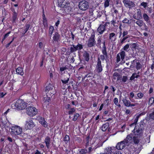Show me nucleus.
I'll return each instance as SVG.
<instances>
[{
	"mask_svg": "<svg viewBox=\"0 0 154 154\" xmlns=\"http://www.w3.org/2000/svg\"><path fill=\"white\" fill-rule=\"evenodd\" d=\"M27 104L24 100L19 99L12 104L11 107L13 109L22 110L26 107Z\"/></svg>",
	"mask_w": 154,
	"mask_h": 154,
	"instance_id": "f257e3e1",
	"label": "nucleus"
},
{
	"mask_svg": "<svg viewBox=\"0 0 154 154\" xmlns=\"http://www.w3.org/2000/svg\"><path fill=\"white\" fill-rule=\"evenodd\" d=\"M144 129V125L140 123L135 126L132 132L135 136H138L139 138H141L143 134Z\"/></svg>",
	"mask_w": 154,
	"mask_h": 154,
	"instance_id": "f03ea898",
	"label": "nucleus"
},
{
	"mask_svg": "<svg viewBox=\"0 0 154 154\" xmlns=\"http://www.w3.org/2000/svg\"><path fill=\"white\" fill-rule=\"evenodd\" d=\"M11 134L15 135H19L21 134L23 131L22 128L17 125L12 126L11 128Z\"/></svg>",
	"mask_w": 154,
	"mask_h": 154,
	"instance_id": "7ed1b4c3",
	"label": "nucleus"
},
{
	"mask_svg": "<svg viewBox=\"0 0 154 154\" xmlns=\"http://www.w3.org/2000/svg\"><path fill=\"white\" fill-rule=\"evenodd\" d=\"M26 109L27 114L30 116H33L37 114V110L33 106H28Z\"/></svg>",
	"mask_w": 154,
	"mask_h": 154,
	"instance_id": "20e7f679",
	"label": "nucleus"
},
{
	"mask_svg": "<svg viewBox=\"0 0 154 154\" xmlns=\"http://www.w3.org/2000/svg\"><path fill=\"white\" fill-rule=\"evenodd\" d=\"M33 119L29 118L26 122L25 128L26 130H31L35 126V124L33 121Z\"/></svg>",
	"mask_w": 154,
	"mask_h": 154,
	"instance_id": "39448f33",
	"label": "nucleus"
},
{
	"mask_svg": "<svg viewBox=\"0 0 154 154\" xmlns=\"http://www.w3.org/2000/svg\"><path fill=\"white\" fill-rule=\"evenodd\" d=\"M54 86L50 83H47L45 88V92L46 93H49V96L52 97L54 95L53 91Z\"/></svg>",
	"mask_w": 154,
	"mask_h": 154,
	"instance_id": "423d86ee",
	"label": "nucleus"
},
{
	"mask_svg": "<svg viewBox=\"0 0 154 154\" xmlns=\"http://www.w3.org/2000/svg\"><path fill=\"white\" fill-rule=\"evenodd\" d=\"M97 64L96 65L95 70L98 73H100L103 71V66H102L101 61L99 57H98L97 61Z\"/></svg>",
	"mask_w": 154,
	"mask_h": 154,
	"instance_id": "0eeeda50",
	"label": "nucleus"
},
{
	"mask_svg": "<svg viewBox=\"0 0 154 154\" xmlns=\"http://www.w3.org/2000/svg\"><path fill=\"white\" fill-rule=\"evenodd\" d=\"M61 36L57 32H55L54 34L53 35L52 37V42L53 43H54L55 44H59L60 43V42L61 41Z\"/></svg>",
	"mask_w": 154,
	"mask_h": 154,
	"instance_id": "6e6552de",
	"label": "nucleus"
},
{
	"mask_svg": "<svg viewBox=\"0 0 154 154\" xmlns=\"http://www.w3.org/2000/svg\"><path fill=\"white\" fill-rule=\"evenodd\" d=\"M79 9L83 11H85L87 10L89 7L88 2L85 0L81 1L79 5Z\"/></svg>",
	"mask_w": 154,
	"mask_h": 154,
	"instance_id": "1a4fd4ad",
	"label": "nucleus"
},
{
	"mask_svg": "<svg viewBox=\"0 0 154 154\" xmlns=\"http://www.w3.org/2000/svg\"><path fill=\"white\" fill-rule=\"evenodd\" d=\"M122 2L125 7L128 8L130 9H132L135 6L134 2L130 0H123Z\"/></svg>",
	"mask_w": 154,
	"mask_h": 154,
	"instance_id": "9d476101",
	"label": "nucleus"
},
{
	"mask_svg": "<svg viewBox=\"0 0 154 154\" xmlns=\"http://www.w3.org/2000/svg\"><path fill=\"white\" fill-rule=\"evenodd\" d=\"M72 46L70 47V52L73 53L76 51L77 50L81 51L83 48L82 45L78 43L76 45H72Z\"/></svg>",
	"mask_w": 154,
	"mask_h": 154,
	"instance_id": "9b49d317",
	"label": "nucleus"
},
{
	"mask_svg": "<svg viewBox=\"0 0 154 154\" xmlns=\"http://www.w3.org/2000/svg\"><path fill=\"white\" fill-rule=\"evenodd\" d=\"M109 23V22H106L104 24H101L97 29V32L99 34H102L106 30V26L107 23Z\"/></svg>",
	"mask_w": 154,
	"mask_h": 154,
	"instance_id": "f8f14e48",
	"label": "nucleus"
},
{
	"mask_svg": "<svg viewBox=\"0 0 154 154\" xmlns=\"http://www.w3.org/2000/svg\"><path fill=\"white\" fill-rule=\"evenodd\" d=\"M95 35L92 34L91 37L89 38L87 43V46L89 48L92 47L96 44V41L95 39Z\"/></svg>",
	"mask_w": 154,
	"mask_h": 154,
	"instance_id": "ddd939ff",
	"label": "nucleus"
},
{
	"mask_svg": "<svg viewBox=\"0 0 154 154\" xmlns=\"http://www.w3.org/2000/svg\"><path fill=\"white\" fill-rule=\"evenodd\" d=\"M101 52L102 54L100 56V58L102 61L106 60V62L109 61V56L107 52V50H102Z\"/></svg>",
	"mask_w": 154,
	"mask_h": 154,
	"instance_id": "4468645a",
	"label": "nucleus"
},
{
	"mask_svg": "<svg viewBox=\"0 0 154 154\" xmlns=\"http://www.w3.org/2000/svg\"><path fill=\"white\" fill-rule=\"evenodd\" d=\"M134 23L138 25L140 27H142L143 29L145 30H147L148 29L147 26L146 25V24L143 22V21L141 20H138L135 22V20L134 21Z\"/></svg>",
	"mask_w": 154,
	"mask_h": 154,
	"instance_id": "2eb2a0df",
	"label": "nucleus"
},
{
	"mask_svg": "<svg viewBox=\"0 0 154 154\" xmlns=\"http://www.w3.org/2000/svg\"><path fill=\"white\" fill-rule=\"evenodd\" d=\"M38 120L39 122L44 127L47 128L48 126V124L47 122L45 120V118L42 116H39L37 117Z\"/></svg>",
	"mask_w": 154,
	"mask_h": 154,
	"instance_id": "dca6fc26",
	"label": "nucleus"
},
{
	"mask_svg": "<svg viewBox=\"0 0 154 154\" xmlns=\"http://www.w3.org/2000/svg\"><path fill=\"white\" fill-rule=\"evenodd\" d=\"M125 143L124 140L121 141L117 144L116 146V148L118 150H122L125 147Z\"/></svg>",
	"mask_w": 154,
	"mask_h": 154,
	"instance_id": "f3484780",
	"label": "nucleus"
},
{
	"mask_svg": "<svg viewBox=\"0 0 154 154\" xmlns=\"http://www.w3.org/2000/svg\"><path fill=\"white\" fill-rule=\"evenodd\" d=\"M133 134H130L127 135L126 138L124 140L126 143H131L133 142Z\"/></svg>",
	"mask_w": 154,
	"mask_h": 154,
	"instance_id": "a211bd4d",
	"label": "nucleus"
},
{
	"mask_svg": "<svg viewBox=\"0 0 154 154\" xmlns=\"http://www.w3.org/2000/svg\"><path fill=\"white\" fill-rule=\"evenodd\" d=\"M70 47L68 48L67 49L65 47H63L62 48V52L63 54L66 55H69L72 52H70Z\"/></svg>",
	"mask_w": 154,
	"mask_h": 154,
	"instance_id": "6ab92c4d",
	"label": "nucleus"
},
{
	"mask_svg": "<svg viewBox=\"0 0 154 154\" xmlns=\"http://www.w3.org/2000/svg\"><path fill=\"white\" fill-rule=\"evenodd\" d=\"M42 23L44 25V27H46L48 26V23L47 22V19L45 15V14L44 11V8H43V11H42Z\"/></svg>",
	"mask_w": 154,
	"mask_h": 154,
	"instance_id": "aec40b11",
	"label": "nucleus"
},
{
	"mask_svg": "<svg viewBox=\"0 0 154 154\" xmlns=\"http://www.w3.org/2000/svg\"><path fill=\"white\" fill-rule=\"evenodd\" d=\"M83 57L84 60L88 62L90 60V55L88 52L87 51H84L83 54Z\"/></svg>",
	"mask_w": 154,
	"mask_h": 154,
	"instance_id": "412c9836",
	"label": "nucleus"
},
{
	"mask_svg": "<svg viewBox=\"0 0 154 154\" xmlns=\"http://www.w3.org/2000/svg\"><path fill=\"white\" fill-rule=\"evenodd\" d=\"M51 97L49 96V93H46V95L44 97L43 101L45 103L49 104V103L51 100Z\"/></svg>",
	"mask_w": 154,
	"mask_h": 154,
	"instance_id": "4be33fe9",
	"label": "nucleus"
},
{
	"mask_svg": "<svg viewBox=\"0 0 154 154\" xmlns=\"http://www.w3.org/2000/svg\"><path fill=\"white\" fill-rule=\"evenodd\" d=\"M143 17L144 21L146 22L147 24H150V18L146 14L144 13L143 15Z\"/></svg>",
	"mask_w": 154,
	"mask_h": 154,
	"instance_id": "5701e85b",
	"label": "nucleus"
},
{
	"mask_svg": "<svg viewBox=\"0 0 154 154\" xmlns=\"http://www.w3.org/2000/svg\"><path fill=\"white\" fill-rule=\"evenodd\" d=\"M116 35L114 32H112L109 34V39L112 41H114L116 40Z\"/></svg>",
	"mask_w": 154,
	"mask_h": 154,
	"instance_id": "b1692460",
	"label": "nucleus"
},
{
	"mask_svg": "<svg viewBox=\"0 0 154 154\" xmlns=\"http://www.w3.org/2000/svg\"><path fill=\"white\" fill-rule=\"evenodd\" d=\"M146 113L145 112H143L140 113H137L136 114L135 116H136L135 119L134 120V123H137L138 121V120L140 116H142L144 115Z\"/></svg>",
	"mask_w": 154,
	"mask_h": 154,
	"instance_id": "393cba45",
	"label": "nucleus"
},
{
	"mask_svg": "<svg viewBox=\"0 0 154 154\" xmlns=\"http://www.w3.org/2000/svg\"><path fill=\"white\" fill-rule=\"evenodd\" d=\"M115 148L112 149V147H107L105 150V152L106 154H112L115 151Z\"/></svg>",
	"mask_w": 154,
	"mask_h": 154,
	"instance_id": "a878e982",
	"label": "nucleus"
},
{
	"mask_svg": "<svg viewBox=\"0 0 154 154\" xmlns=\"http://www.w3.org/2000/svg\"><path fill=\"white\" fill-rule=\"evenodd\" d=\"M16 72L17 74L20 75H23L24 74V72L23 68L21 67H18L16 70Z\"/></svg>",
	"mask_w": 154,
	"mask_h": 154,
	"instance_id": "bb28decb",
	"label": "nucleus"
},
{
	"mask_svg": "<svg viewBox=\"0 0 154 154\" xmlns=\"http://www.w3.org/2000/svg\"><path fill=\"white\" fill-rule=\"evenodd\" d=\"M50 138L49 136H47L45 140V143L48 149H49L50 146Z\"/></svg>",
	"mask_w": 154,
	"mask_h": 154,
	"instance_id": "cd10ccee",
	"label": "nucleus"
},
{
	"mask_svg": "<svg viewBox=\"0 0 154 154\" xmlns=\"http://www.w3.org/2000/svg\"><path fill=\"white\" fill-rule=\"evenodd\" d=\"M109 126V123L106 122L102 125L101 128V129L103 131H105L107 129Z\"/></svg>",
	"mask_w": 154,
	"mask_h": 154,
	"instance_id": "c85d7f7f",
	"label": "nucleus"
},
{
	"mask_svg": "<svg viewBox=\"0 0 154 154\" xmlns=\"http://www.w3.org/2000/svg\"><path fill=\"white\" fill-rule=\"evenodd\" d=\"M127 39L125 37H123L121 38L119 41V45L121 46L124 43H125L127 41Z\"/></svg>",
	"mask_w": 154,
	"mask_h": 154,
	"instance_id": "c756f323",
	"label": "nucleus"
},
{
	"mask_svg": "<svg viewBox=\"0 0 154 154\" xmlns=\"http://www.w3.org/2000/svg\"><path fill=\"white\" fill-rule=\"evenodd\" d=\"M140 138L138 136H134L133 137V141L135 144H137L140 142Z\"/></svg>",
	"mask_w": 154,
	"mask_h": 154,
	"instance_id": "7c9ffc66",
	"label": "nucleus"
},
{
	"mask_svg": "<svg viewBox=\"0 0 154 154\" xmlns=\"http://www.w3.org/2000/svg\"><path fill=\"white\" fill-rule=\"evenodd\" d=\"M87 152V150L85 149H79L77 151V154H86Z\"/></svg>",
	"mask_w": 154,
	"mask_h": 154,
	"instance_id": "2f4dec72",
	"label": "nucleus"
},
{
	"mask_svg": "<svg viewBox=\"0 0 154 154\" xmlns=\"http://www.w3.org/2000/svg\"><path fill=\"white\" fill-rule=\"evenodd\" d=\"M124 105L128 107H129L130 106V102L129 100L125 99L122 100Z\"/></svg>",
	"mask_w": 154,
	"mask_h": 154,
	"instance_id": "473e14b6",
	"label": "nucleus"
},
{
	"mask_svg": "<svg viewBox=\"0 0 154 154\" xmlns=\"http://www.w3.org/2000/svg\"><path fill=\"white\" fill-rule=\"evenodd\" d=\"M119 54H120V56L121 57V59L123 61L125 57V52L123 50H121V52H120Z\"/></svg>",
	"mask_w": 154,
	"mask_h": 154,
	"instance_id": "72a5a7b5",
	"label": "nucleus"
},
{
	"mask_svg": "<svg viewBox=\"0 0 154 154\" xmlns=\"http://www.w3.org/2000/svg\"><path fill=\"white\" fill-rule=\"evenodd\" d=\"M137 18L138 19H142V16L141 11L139 9H137Z\"/></svg>",
	"mask_w": 154,
	"mask_h": 154,
	"instance_id": "f704fd0d",
	"label": "nucleus"
},
{
	"mask_svg": "<svg viewBox=\"0 0 154 154\" xmlns=\"http://www.w3.org/2000/svg\"><path fill=\"white\" fill-rule=\"evenodd\" d=\"M102 38L101 36H99L97 38V43L96 44V45L98 47L101 48V44L102 42Z\"/></svg>",
	"mask_w": 154,
	"mask_h": 154,
	"instance_id": "c9c22d12",
	"label": "nucleus"
},
{
	"mask_svg": "<svg viewBox=\"0 0 154 154\" xmlns=\"http://www.w3.org/2000/svg\"><path fill=\"white\" fill-rule=\"evenodd\" d=\"M18 14H12V22L13 23H15L16 22V21L17 19V17Z\"/></svg>",
	"mask_w": 154,
	"mask_h": 154,
	"instance_id": "e433bc0d",
	"label": "nucleus"
},
{
	"mask_svg": "<svg viewBox=\"0 0 154 154\" xmlns=\"http://www.w3.org/2000/svg\"><path fill=\"white\" fill-rule=\"evenodd\" d=\"M112 1V0H104V7L106 8L108 7L109 5V2Z\"/></svg>",
	"mask_w": 154,
	"mask_h": 154,
	"instance_id": "4c0bfd02",
	"label": "nucleus"
},
{
	"mask_svg": "<svg viewBox=\"0 0 154 154\" xmlns=\"http://www.w3.org/2000/svg\"><path fill=\"white\" fill-rule=\"evenodd\" d=\"M130 46V45L128 43L125 45L124 47L122 48L121 50H123L126 51L128 52V49L129 48Z\"/></svg>",
	"mask_w": 154,
	"mask_h": 154,
	"instance_id": "58836bf2",
	"label": "nucleus"
},
{
	"mask_svg": "<svg viewBox=\"0 0 154 154\" xmlns=\"http://www.w3.org/2000/svg\"><path fill=\"white\" fill-rule=\"evenodd\" d=\"M54 30V27L53 26H50L49 30V33L50 36L53 34Z\"/></svg>",
	"mask_w": 154,
	"mask_h": 154,
	"instance_id": "ea45409f",
	"label": "nucleus"
},
{
	"mask_svg": "<svg viewBox=\"0 0 154 154\" xmlns=\"http://www.w3.org/2000/svg\"><path fill=\"white\" fill-rule=\"evenodd\" d=\"M75 109L74 108H70L69 110L68 111V113L69 115L73 114V113L75 112Z\"/></svg>",
	"mask_w": 154,
	"mask_h": 154,
	"instance_id": "a19ab883",
	"label": "nucleus"
},
{
	"mask_svg": "<svg viewBox=\"0 0 154 154\" xmlns=\"http://www.w3.org/2000/svg\"><path fill=\"white\" fill-rule=\"evenodd\" d=\"M154 103V98L151 97L149 98V100L148 104L149 105H151Z\"/></svg>",
	"mask_w": 154,
	"mask_h": 154,
	"instance_id": "79ce46f5",
	"label": "nucleus"
},
{
	"mask_svg": "<svg viewBox=\"0 0 154 154\" xmlns=\"http://www.w3.org/2000/svg\"><path fill=\"white\" fill-rule=\"evenodd\" d=\"M79 116H80V115L79 114H78V113H75L74 114V116H73V118L72 119V120L73 121H74L75 122L77 120L78 117H79Z\"/></svg>",
	"mask_w": 154,
	"mask_h": 154,
	"instance_id": "37998d69",
	"label": "nucleus"
},
{
	"mask_svg": "<svg viewBox=\"0 0 154 154\" xmlns=\"http://www.w3.org/2000/svg\"><path fill=\"white\" fill-rule=\"evenodd\" d=\"M142 68V65L139 62L136 63V69L137 70H139Z\"/></svg>",
	"mask_w": 154,
	"mask_h": 154,
	"instance_id": "c03bdc74",
	"label": "nucleus"
},
{
	"mask_svg": "<svg viewBox=\"0 0 154 154\" xmlns=\"http://www.w3.org/2000/svg\"><path fill=\"white\" fill-rule=\"evenodd\" d=\"M68 68L67 66H66L64 67H60V70L61 72L64 71L65 70L68 69Z\"/></svg>",
	"mask_w": 154,
	"mask_h": 154,
	"instance_id": "a18cd8bd",
	"label": "nucleus"
},
{
	"mask_svg": "<svg viewBox=\"0 0 154 154\" xmlns=\"http://www.w3.org/2000/svg\"><path fill=\"white\" fill-rule=\"evenodd\" d=\"M64 0H59L58 1V4L61 6L63 7L64 5Z\"/></svg>",
	"mask_w": 154,
	"mask_h": 154,
	"instance_id": "49530a36",
	"label": "nucleus"
},
{
	"mask_svg": "<svg viewBox=\"0 0 154 154\" xmlns=\"http://www.w3.org/2000/svg\"><path fill=\"white\" fill-rule=\"evenodd\" d=\"M69 80V78H64L63 79H62L61 81L63 83L66 84L67 83Z\"/></svg>",
	"mask_w": 154,
	"mask_h": 154,
	"instance_id": "de8ad7c7",
	"label": "nucleus"
},
{
	"mask_svg": "<svg viewBox=\"0 0 154 154\" xmlns=\"http://www.w3.org/2000/svg\"><path fill=\"white\" fill-rule=\"evenodd\" d=\"M30 26L31 25L30 23H26L24 27V28L26 29V30L28 31L29 29H30L29 28Z\"/></svg>",
	"mask_w": 154,
	"mask_h": 154,
	"instance_id": "09e8293b",
	"label": "nucleus"
},
{
	"mask_svg": "<svg viewBox=\"0 0 154 154\" xmlns=\"http://www.w3.org/2000/svg\"><path fill=\"white\" fill-rule=\"evenodd\" d=\"M48 71L49 73H55V70L54 68H52V67H49L48 69Z\"/></svg>",
	"mask_w": 154,
	"mask_h": 154,
	"instance_id": "8fccbe9b",
	"label": "nucleus"
},
{
	"mask_svg": "<svg viewBox=\"0 0 154 154\" xmlns=\"http://www.w3.org/2000/svg\"><path fill=\"white\" fill-rule=\"evenodd\" d=\"M70 140L69 136L68 135H66L64 139V141L65 142H68Z\"/></svg>",
	"mask_w": 154,
	"mask_h": 154,
	"instance_id": "3c124183",
	"label": "nucleus"
},
{
	"mask_svg": "<svg viewBox=\"0 0 154 154\" xmlns=\"http://www.w3.org/2000/svg\"><path fill=\"white\" fill-rule=\"evenodd\" d=\"M143 96V94L141 92L137 94V97L139 99L142 98Z\"/></svg>",
	"mask_w": 154,
	"mask_h": 154,
	"instance_id": "603ef678",
	"label": "nucleus"
},
{
	"mask_svg": "<svg viewBox=\"0 0 154 154\" xmlns=\"http://www.w3.org/2000/svg\"><path fill=\"white\" fill-rule=\"evenodd\" d=\"M147 5V3L146 2H142L141 3L140 5L143 6L144 8H146Z\"/></svg>",
	"mask_w": 154,
	"mask_h": 154,
	"instance_id": "864d4df0",
	"label": "nucleus"
},
{
	"mask_svg": "<svg viewBox=\"0 0 154 154\" xmlns=\"http://www.w3.org/2000/svg\"><path fill=\"white\" fill-rule=\"evenodd\" d=\"M137 46L136 43H133L131 44V47L132 49H135L137 47Z\"/></svg>",
	"mask_w": 154,
	"mask_h": 154,
	"instance_id": "5fc2aeb1",
	"label": "nucleus"
},
{
	"mask_svg": "<svg viewBox=\"0 0 154 154\" xmlns=\"http://www.w3.org/2000/svg\"><path fill=\"white\" fill-rule=\"evenodd\" d=\"M128 34V32L126 30H124L122 35L123 37H125V36L127 35Z\"/></svg>",
	"mask_w": 154,
	"mask_h": 154,
	"instance_id": "6e6d98bb",
	"label": "nucleus"
},
{
	"mask_svg": "<svg viewBox=\"0 0 154 154\" xmlns=\"http://www.w3.org/2000/svg\"><path fill=\"white\" fill-rule=\"evenodd\" d=\"M122 22L123 23L128 24L129 22V20L125 18L122 21Z\"/></svg>",
	"mask_w": 154,
	"mask_h": 154,
	"instance_id": "4d7b16f0",
	"label": "nucleus"
},
{
	"mask_svg": "<svg viewBox=\"0 0 154 154\" xmlns=\"http://www.w3.org/2000/svg\"><path fill=\"white\" fill-rule=\"evenodd\" d=\"M93 75L92 73H88L87 75H85L84 77V78L86 77L89 78L92 77Z\"/></svg>",
	"mask_w": 154,
	"mask_h": 154,
	"instance_id": "13d9d810",
	"label": "nucleus"
},
{
	"mask_svg": "<svg viewBox=\"0 0 154 154\" xmlns=\"http://www.w3.org/2000/svg\"><path fill=\"white\" fill-rule=\"evenodd\" d=\"M113 102L116 105H118V99L117 97L113 99Z\"/></svg>",
	"mask_w": 154,
	"mask_h": 154,
	"instance_id": "bf43d9fd",
	"label": "nucleus"
},
{
	"mask_svg": "<svg viewBox=\"0 0 154 154\" xmlns=\"http://www.w3.org/2000/svg\"><path fill=\"white\" fill-rule=\"evenodd\" d=\"M120 56L119 54H118L116 56V62L117 63H119L120 60Z\"/></svg>",
	"mask_w": 154,
	"mask_h": 154,
	"instance_id": "052dcab7",
	"label": "nucleus"
},
{
	"mask_svg": "<svg viewBox=\"0 0 154 154\" xmlns=\"http://www.w3.org/2000/svg\"><path fill=\"white\" fill-rule=\"evenodd\" d=\"M11 31L8 32L4 35V37L3 38L5 39L8 36H9V34L11 33Z\"/></svg>",
	"mask_w": 154,
	"mask_h": 154,
	"instance_id": "680f3d73",
	"label": "nucleus"
},
{
	"mask_svg": "<svg viewBox=\"0 0 154 154\" xmlns=\"http://www.w3.org/2000/svg\"><path fill=\"white\" fill-rule=\"evenodd\" d=\"M128 77L127 76H124L122 79V81L124 82H125L128 80Z\"/></svg>",
	"mask_w": 154,
	"mask_h": 154,
	"instance_id": "e2e57ef3",
	"label": "nucleus"
},
{
	"mask_svg": "<svg viewBox=\"0 0 154 154\" xmlns=\"http://www.w3.org/2000/svg\"><path fill=\"white\" fill-rule=\"evenodd\" d=\"M136 75V73H133L131 76L130 77V79L131 80H133L135 78V75Z\"/></svg>",
	"mask_w": 154,
	"mask_h": 154,
	"instance_id": "0e129e2a",
	"label": "nucleus"
},
{
	"mask_svg": "<svg viewBox=\"0 0 154 154\" xmlns=\"http://www.w3.org/2000/svg\"><path fill=\"white\" fill-rule=\"evenodd\" d=\"M120 75L117 72H114L113 74V79H116V78L114 77H117L118 76H119V75Z\"/></svg>",
	"mask_w": 154,
	"mask_h": 154,
	"instance_id": "69168bd1",
	"label": "nucleus"
},
{
	"mask_svg": "<svg viewBox=\"0 0 154 154\" xmlns=\"http://www.w3.org/2000/svg\"><path fill=\"white\" fill-rule=\"evenodd\" d=\"M103 45L102 47V50H104H104H107L106 48V46L105 45V42L104 41L103 42Z\"/></svg>",
	"mask_w": 154,
	"mask_h": 154,
	"instance_id": "338daca9",
	"label": "nucleus"
},
{
	"mask_svg": "<svg viewBox=\"0 0 154 154\" xmlns=\"http://www.w3.org/2000/svg\"><path fill=\"white\" fill-rule=\"evenodd\" d=\"M149 117L150 118L154 119V111L149 114Z\"/></svg>",
	"mask_w": 154,
	"mask_h": 154,
	"instance_id": "774afa93",
	"label": "nucleus"
}]
</instances>
